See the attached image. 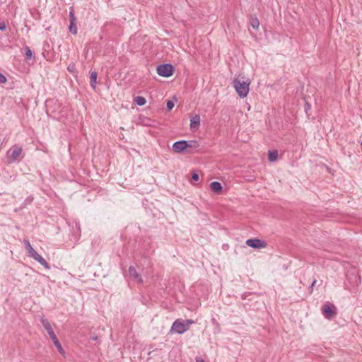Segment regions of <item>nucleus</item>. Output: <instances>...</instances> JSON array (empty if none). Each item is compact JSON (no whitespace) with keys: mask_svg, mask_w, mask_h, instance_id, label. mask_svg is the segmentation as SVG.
<instances>
[{"mask_svg":"<svg viewBox=\"0 0 362 362\" xmlns=\"http://www.w3.org/2000/svg\"><path fill=\"white\" fill-rule=\"evenodd\" d=\"M69 18H70V23L71 22H75L76 21V18H75V16H74V11L71 10L70 12H69Z\"/></svg>","mask_w":362,"mask_h":362,"instance_id":"24","label":"nucleus"},{"mask_svg":"<svg viewBox=\"0 0 362 362\" xmlns=\"http://www.w3.org/2000/svg\"><path fill=\"white\" fill-rule=\"evenodd\" d=\"M196 362H204V361L202 358H197Z\"/></svg>","mask_w":362,"mask_h":362,"instance_id":"34","label":"nucleus"},{"mask_svg":"<svg viewBox=\"0 0 362 362\" xmlns=\"http://www.w3.org/2000/svg\"><path fill=\"white\" fill-rule=\"evenodd\" d=\"M53 343H54V344L55 346H57V345H58L59 344H60V342L59 341V340H58V339H57V341H53Z\"/></svg>","mask_w":362,"mask_h":362,"instance_id":"33","label":"nucleus"},{"mask_svg":"<svg viewBox=\"0 0 362 362\" xmlns=\"http://www.w3.org/2000/svg\"><path fill=\"white\" fill-rule=\"evenodd\" d=\"M6 82V78L4 75L0 73V84L5 83Z\"/></svg>","mask_w":362,"mask_h":362,"instance_id":"26","label":"nucleus"},{"mask_svg":"<svg viewBox=\"0 0 362 362\" xmlns=\"http://www.w3.org/2000/svg\"><path fill=\"white\" fill-rule=\"evenodd\" d=\"M184 322H185V325L187 326V329H189V326L191 325L194 324V321L192 320H184Z\"/></svg>","mask_w":362,"mask_h":362,"instance_id":"22","label":"nucleus"},{"mask_svg":"<svg viewBox=\"0 0 362 362\" xmlns=\"http://www.w3.org/2000/svg\"><path fill=\"white\" fill-rule=\"evenodd\" d=\"M310 105L308 103H305V110L307 112L308 110L310 109Z\"/></svg>","mask_w":362,"mask_h":362,"instance_id":"31","label":"nucleus"},{"mask_svg":"<svg viewBox=\"0 0 362 362\" xmlns=\"http://www.w3.org/2000/svg\"><path fill=\"white\" fill-rule=\"evenodd\" d=\"M28 256L33 258L35 256H36V255L37 254V252L34 250L33 249L32 250H30L29 252H28Z\"/></svg>","mask_w":362,"mask_h":362,"instance_id":"25","label":"nucleus"},{"mask_svg":"<svg viewBox=\"0 0 362 362\" xmlns=\"http://www.w3.org/2000/svg\"><path fill=\"white\" fill-rule=\"evenodd\" d=\"M278 157V151L276 150L269 151L268 153V159L270 162L276 160Z\"/></svg>","mask_w":362,"mask_h":362,"instance_id":"15","label":"nucleus"},{"mask_svg":"<svg viewBox=\"0 0 362 362\" xmlns=\"http://www.w3.org/2000/svg\"><path fill=\"white\" fill-rule=\"evenodd\" d=\"M199 146V143L197 141H186V150L188 149H196Z\"/></svg>","mask_w":362,"mask_h":362,"instance_id":"13","label":"nucleus"},{"mask_svg":"<svg viewBox=\"0 0 362 362\" xmlns=\"http://www.w3.org/2000/svg\"><path fill=\"white\" fill-rule=\"evenodd\" d=\"M316 282H317V281L314 280L313 282L312 283L311 286H310L311 290H313V288L315 286ZM310 292H312V291H310Z\"/></svg>","mask_w":362,"mask_h":362,"instance_id":"32","label":"nucleus"},{"mask_svg":"<svg viewBox=\"0 0 362 362\" xmlns=\"http://www.w3.org/2000/svg\"><path fill=\"white\" fill-rule=\"evenodd\" d=\"M23 242H24L27 252H29L30 250H32L33 249V247L31 246L30 242L28 240H24Z\"/></svg>","mask_w":362,"mask_h":362,"instance_id":"20","label":"nucleus"},{"mask_svg":"<svg viewBox=\"0 0 362 362\" xmlns=\"http://www.w3.org/2000/svg\"><path fill=\"white\" fill-rule=\"evenodd\" d=\"M233 87L240 98L247 95L250 90V80L249 78L243 76L235 77L233 81Z\"/></svg>","mask_w":362,"mask_h":362,"instance_id":"1","label":"nucleus"},{"mask_svg":"<svg viewBox=\"0 0 362 362\" xmlns=\"http://www.w3.org/2000/svg\"><path fill=\"white\" fill-rule=\"evenodd\" d=\"M97 77H98V74L95 71H92L90 73V86L94 89L95 88V85L97 83Z\"/></svg>","mask_w":362,"mask_h":362,"instance_id":"14","label":"nucleus"},{"mask_svg":"<svg viewBox=\"0 0 362 362\" xmlns=\"http://www.w3.org/2000/svg\"><path fill=\"white\" fill-rule=\"evenodd\" d=\"M40 321H41V322L42 324V326L44 327V328L47 332L49 336H50L51 334L54 333L53 329H52V328L51 324L46 319H45L42 317H41Z\"/></svg>","mask_w":362,"mask_h":362,"instance_id":"9","label":"nucleus"},{"mask_svg":"<svg viewBox=\"0 0 362 362\" xmlns=\"http://www.w3.org/2000/svg\"><path fill=\"white\" fill-rule=\"evenodd\" d=\"M192 180H194V181L199 180V175L198 174L194 173L192 175Z\"/></svg>","mask_w":362,"mask_h":362,"instance_id":"30","label":"nucleus"},{"mask_svg":"<svg viewBox=\"0 0 362 362\" xmlns=\"http://www.w3.org/2000/svg\"><path fill=\"white\" fill-rule=\"evenodd\" d=\"M35 260L38 262L41 265H42L45 268L49 269L50 267L49 264L46 262V260L41 257L38 253L33 257Z\"/></svg>","mask_w":362,"mask_h":362,"instance_id":"12","label":"nucleus"},{"mask_svg":"<svg viewBox=\"0 0 362 362\" xmlns=\"http://www.w3.org/2000/svg\"><path fill=\"white\" fill-rule=\"evenodd\" d=\"M6 26L4 22L0 23V30L4 31L5 30Z\"/></svg>","mask_w":362,"mask_h":362,"instance_id":"28","label":"nucleus"},{"mask_svg":"<svg viewBox=\"0 0 362 362\" xmlns=\"http://www.w3.org/2000/svg\"><path fill=\"white\" fill-rule=\"evenodd\" d=\"M68 70L71 72H73L75 69V65L74 64H70L69 66H68Z\"/></svg>","mask_w":362,"mask_h":362,"instance_id":"27","label":"nucleus"},{"mask_svg":"<svg viewBox=\"0 0 362 362\" xmlns=\"http://www.w3.org/2000/svg\"><path fill=\"white\" fill-rule=\"evenodd\" d=\"M174 105H175V103H174L173 101L168 100V102H167V108H168V110H172L173 108Z\"/></svg>","mask_w":362,"mask_h":362,"instance_id":"21","label":"nucleus"},{"mask_svg":"<svg viewBox=\"0 0 362 362\" xmlns=\"http://www.w3.org/2000/svg\"><path fill=\"white\" fill-rule=\"evenodd\" d=\"M187 330V326L184 322V320L182 319L176 320L171 327V332H174L177 334H183Z\"/></svg>","mask_w":362,"mask_h":362,"instance_id":"5","label":"nucleus"},{"mask_svg":"<svg viewBox=\"0 0 362 362\" xmlns=\"http://www.w3.org/2000/svg\"><path fill=\"white\" fill-rule=\"evenodd\" d=\"M22 152V148L18 146H15L13 149H10L7 153L8 163H13L19 159Z\"/></svg>","mask_w":362,"mask_h":362,"instance_id":"4","label":"nucleus"},{"mask_svg":"<svg viewBox=\"0 0 362 362\" xmlns=\"http://www.w3.org/2000/svg\"><path fill=\"white\" fill-rule=\"evenodd\" d=\"M129 276H131V278L135 281L137 283H142V279L141 277L140 276V275L139 274V273L136 272V269L133 267V266H131L129 267Z\"/></svg>","mask_w":362,"mask_h":362,"instance_id":"8","label":"nucleus"},{"mask_svg":"<svg viewBox=\"0 0 362 362\" xmlns=\"http://www.w3.org/2000/svg\"><path fill=\"white\" fill-rule=\"evenodd\" d=\"M91 339L94 341L97 340L98 337L96 336L91 337Z\"/></svg>","mask_w":362,"mask_h":362,"instance_id":"35","label":"nucleus"},{"mask_svg":"<svg viewBox=\"0 0 362 362\" xmlns=\"http://www.w3.org/2000/svg\"><path fill=\"white\" fill-rule=\"evenodd\" d=\"M337 308L333 304H325L322 308V311L325 317L327 319H332L337 315Z\"/></svg>","mask_w":362,"mask_h":362,"instance_id":"3","label":"nucleus"},{"mask_svg":"<svg viewBox=\"0 0 362 362\" xmlns=\"http://www.w3.org/2000/svg\"><path fill=\"white\" fill-rule=\"evenodd\" d=\"M200 124V117L197 115L192 117L190 119V127L191 129H197Z\"/></svg>","mask_w":362,"mask_h":362,"instance_id":"11","label":"nucleus"},{"mask_svg":"<svg viewBox=\"0 0 362 362\" xmlns=\"http://www.w3.org/2000/svg\"><path fill=\"white\" fill-rule=\"evenodd\" d=\"M250 23L254 29H258L259 25V20L255 16H251L250 19Z\"/></svg>","mask_w":362,"mask_h":362,"instance_id":"16","label":"nucleus"},{"mask_svg":"<svg viewBox=\"0 0 362 362\" xmlns=\"http://www.w3.org/2000/svg\"><path fill=\"white\" fill-rule=\"evenodd\" d=\"M69 32L74 35L77 33V27L75 24V22L70 23Z\"/></svg>","mask_w":362,"mask_h":362,"instance_id":"18","label":"nucleus"},{"mask_svg":"<svg viewBox=\"0 0 362 362\" xmlns=\"http://www.w3.org/2000/svg\"><path fill=\"white\" fill-rule=\"evenodd\" d=\"M246 245L247 246L251 247L255 249L265 248L267 245V244L265 241L257 239V238L247 240Z\"/></svg>","mask_w":362,"mask_h":362,"instance_id":"6","label":"nucleus"},{"mask_svg":"<svg viewBox=\"0 0 362 362\" xmlns=\"http://www.w3.org/2000/svg\"><path fill=\"white\" fill-rule=\"evenodd\" d=\"M58 350V351L62 354V355H64L65 354V351L63 349L61 344H59L58 345L55 346Z\"/></svg>","mask_w":362,"mask_h":362,"instance_id":"23","label":"nucleus"},{"mask_svg":"<svg viewBox=\"0 0 362 362\" xmlns=\"http://www.w3.org/2000/svg\"><path fill=\"white\" fill-rule=\"evenodd\" d=\"M173 150L175 153H182L186 150V141H176L173 145Z\"/></svg>","mask_w":362,"mask_h":362,"instance_id":"7","label":"nucleus"},{"mask_svg":"<svg viewBox=\"0 0 362 362\" xmlns=\"http://www.w3.org/2000/svg\"><path fill=\"white\" fill-rule=\"evenodd\" d=\"M25 49V57L28 59H30L33 57V53H32L31 49L28 47H26Z\"/></svg>","mask_w":362,"mask_h":362,"instance_id":"19","label":"nucleus"},{"mask_svg":"<svg viewBox=\"0 0 362 362\" xmlns=\"http://www.w3.org/2000/svg\"><path fill=\"white\" fill-rule=\"evenodd\" d=\"M157 73L163 77H169L173 74V66L171 64H165L157 66Z\"/></svg>","mask_w":362,"mask_h":362,"instance_id":"2","label":"nucleus"},{"mask_svg":"<svg viewBox=\"0 0 362 362\" xmlns=\"http://www.w3.org/2000/svg\"><path fill=\"white\" fill-rule=\"evenodd\" d=\"M210 188L216 194H220L222 191L221 184L216 181L212 182L210 184Z\"/></svg>","mask_w":362,"mask_h":362,"instance_id":"10","label":"nucleus"},{"mask_svg":"<svg viewBox=\"0 0 362 362\" xmlns=\"http://www.w3.org/2000/svg\"><path fill=\"white\" fill-rule=\"evenodd\" d=\"M134 103L136 105H138L139 106L144 105L146 103V99L144 97H142V96H136V97H135L134 99Z\"/></svg>","mask_w":362,"mask_h":362,"instance_id":"17","label":"nucleus"},{"mask_svg":"<svg viewBox=\"0 0 362 362\" xmlns=\"http://www.w3.org/2000/svg\"><path fill=\"white\" fill-rule=\"evenodd\" d=\"M49 337H50V338H51L52 341H57L58 339L57 336H56V334L54 333L51 334Z\"/></svg>","mask_w":362,"mask_h":362,"instance_id":"29","label":"nucleus"}]
</instances>
